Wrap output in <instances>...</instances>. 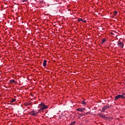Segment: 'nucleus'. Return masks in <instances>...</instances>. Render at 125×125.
Listing matches in <instances>:
<instances>
[{"mask_svg":"<svg viewBox=\"0 0 125 125\" xmlns=\"http://www.w3.org/2000/svg\"><path fill=\"white\" fill-rule=\"evenodd\" d=\"M21 1L24 2V1L27 2L28 1V0H21Z\"/></svg>","mask_w":125,"mask_h":125,"instance_id":"18","label":"nucleus"},{"mask_svg":"<svg viewBox=\"0 0 125 125\" xmlns=\"http://www.w3.org/2000/svg\"><path fill=\"white\" fill-rule=\"evenodd\" d=\"M110 34H111V35H114V33H113L112 32H111Z\"/></svg>","mask_w":125,"mask_h":125,"instance_id":"20","label":"nucleus"},{"mask_svg":"<svg viewBox=\"0 0 125 125\" xmlns=\"http://www.w3.org/2000/svg\"><path fill=\"white\" fill-rule=\"evenodd\" d=\"M106 42V39H102V42H101L102 44H103V43H104V42Z\"/></svg>","mask_w":125,"mask_h":125,"instance_id":"10","label":"nucleus"},{"mask_svg":"<svg viewBox=\"0 0 125 125\" xmlns=\"http://www.w3.org/2000/svg\"><path fill=\"white\" fill-rule=\"evenodd\" d=\"M29 114H30L31 116H34V117H36L35 111V110L31 111L30 112H29Z\"/></svg>","mask_w":125,"mask_h":125,"instance_id":"5","label":"nucleus"},{"mask_svg":"<svg viewBox=\"0 0 125 125\" xmlns=\"http://www.w3.org/2000/svg\"><path fill=\"white\" fill-rule=\"evenodd\" d=\"M77 111H79V112H83V111L85 110V108H77L76 109Z\"/></svg>","mask_w":125,"mask_h":125,"instance_id":"4","label":"nucleus"},{"mask_svg":"<svg viewBox=\"0 0 125 125\" xmlns=\"http://www.w3.org/2000/svg\"><path fill=\"white\" fill-rule=\"evenodd\" d=\"M29 105H31V103H27L25 104V106H26V107L27 106H29Z\"/></svg>","mask_w":125,"mask_h":125,"instance_id":"14","label":"nucleus"},{"mask_svg":"<svg viewBox=\"0 0 125 125\" xmlns=\"http://www.w3.org/2000/svg\"><path fill=\"white\" fill-rule=\"evenodd\" d=\"M82 104H83V105H86V102H85L83 101H82Z\"/></svg>","mask_w":125,"mask_h":125,"instance_id":"12","label":"nucleus"},{"mask_svg":"<svg viewBox=\"0 0 125 125\" xmlns=\"http://www.w3.org/2000/svg\"><path fill=\"white\" fill-rule=\"evenodd\" d=\"M40 106H41L40 111H43V110H45V109H47V105H46L43 103H41L40 104Z\"/></svg>","mask_w":125,"mask_h":125,"instance_id":"1","label":"nucleus"},{"mask_svg":"<svg viewBox=\"0 0 125 125\" xmlns=\"http://www.w3.org/2000/svg\"><path fill=\"white\" fill-rule=\"evenodd\" d=\"M47 62V61H46V60H44L43 61V62L42 63L43 67H46V62Z\"/></svg>","mask_w":125,"mask_h":125,"instance_id":"8","label":"nucleus"},{"mask_svg":"<svg viewBox=\"0 0 125 125\" xmlns=\"http://www.w3.org/2000/svg\"><path fill=\"white\" fill-rule=\"evenodd\" d=\"M122 95H125V93H123Z\"/></svg>","mask_w":125,"mask_h":125,"instance_id":"21","label":"nucleus"},{"mask_svg":"<svg viewBox=\"0 0 125 125\" xmlns=\"http://www.w3.org/2000/svg\"><path fill=\"white\" fill-rule=\"evenodd\" d=\"M10 83H16V82H15V80H12L9 81Z\"/></svg>","mask_w":125,"mask_h":125,"instance_id":"9","label":"nucleus"},{"mask_svg":"<svg viewBox=\"0 0 125 125\" xmlns=\"http://www.w3.org/2000/svg\"><path fill=\"white\" fill-rule=\"evenodd\" d=\"M83 21V23H86V21Z\"/></svg>","mask_w":125,"mask_h":125,"instance_id":"19","label":"nucleus"},{"mask_svg":"<svg viewBox=\"0 0 125 125\" xmlns=\"http://www.w3.org/2000/svg\"><path fill=\"white\" fill-rule=\"evenodd\" d=\"M75 124H76V121H72L70 123V125H74Z\"/></svg>","mask_w":125,"mask_h":125,"instance_id":"13","label":"nucleus"},{"mask_svg":"<svg viewBox=\"0 0 125 125\" xmlns=\"http://www.w3.org/2000/svg\"><path fill=\"white\" fill-rule=\"evenodd\" d=\"M117 14H118V12H117V11H114V16H116V15H117Z\"/></svg>","mask_w":125,"mask_h":125,"instance_id":"16","label":"nucleus"},{"mask_svg":"<svg viewBox=\"0 0 125 125\" xmlns=\"http://www.w3.org/2000/svg\"><path fill=\"white\" fill-rule=\"evenodd\" d=\"M28 109H30V107H28Z\"/></svg>","mask_w":125,"mask_h":125,"instance_id":"24","label":"nucleus"},{"mask_svg":"<svg viewBox=\"0 0 125 125\" xmlns=\"http://www.w3.org/2000/svg\"><path fill=\"white\" fill-rule=\"evenodd\" d=\"M98 116H99V117H101V118H103V119H105L106 118V116H105V115L102 114V113H99Z\"/></svg>","mask_w":125,"mask_h":125,"instance_id":"7","label":"nucleus"},{"mask_svg":"<svg viewBox=\"0 0 125 125\" xmlns=\"http://www.w3.org/2000/svg\"><path fill=\"white\" fill-rule=\"evenodd\" d=\"M31 96H34V95L33 94H31Z\"/></svg>","mask_w":125,"mask_h":125,"instance_id":"22","label":"nucleus"},{"mask_svg":"<svg viewBox=\"0 0 125 125\" xmlns=\"http://www.w3.org/2000/svg\"><path fill=\"white\" fill-rule=\"evenodd\" d=\"M109 108H110V106L109 105H106L102 108L101 112H104Z\"/></svg>","mask_w":125,"mask_h":125,"instance_id":"3","label":"nucleus"},{"mask_svg":"<svg viewBox=\"0 0 125 125\" xmlns=\"http://www.w3.org/2000/svg\"><path fill=\"white\" fill-rule=\"evenodd\" d=\"M120 98L125 99V96L123 95H118L117 96H115V100H118V99H120Z\"/></svg>","mask_w":125,"mask_h":125,"instance_id":"2","label":"nucleus"},{"mask_svg":"<svg viewBox=\"0 0 125 125\" xmlns=\"http://www.w3.org/2000/svg\"><path fill=\"white\" fill-rule=\"evenodd\" d=\"M39 113H40V112H36L35 111V117L37 116V115H39Z\"/></svg>","mask_w":125,"mask_h":125,"instance_id":"17","label":"nucleus"},{"mask_svg":"<svg viewBox=\"0 0 125 125\" xmlns=\"http://www.w3.org/2000/svg\"><path fill=\"white\" fill-rule=\"evenodd\" d=\"M118 44L120 45V46H121V47H122V48H124V42H120L118 43Z\"/></svg>","mask_w":125,"mask_h":125,"instance_id":"6","label":"nucleus"},{"mask_svg":"<svg viewBox=\"0 0 125 125\" xmlns=\"http://www.w3.org/2000/svg\"><path fill=\"white\" fill-rule=\"evenodd\" d=\"M16 101V99H11L10 101L11 103H13V102H15Z\"/></svg>","mask_w":125,"mask_h":125,"instance_id":"11","label":"nucleus"},{"mask_svg":"<svg viewBox=\"0 0 125 125\" xmlns=\"http://www.w3.org/2000/svg\"><path fill=\"white\" fill-rule=\"evenodd\" d=\"M77 21H78V22H81V21H83V20L82 19H79Z\"/></svg>","mask_w":125,"mask_h":125,"instance_id":"15","label":"nucleus"},{"mask_svg":"<svg viewBox=\"0 0 125 125\" xmlns=\"http://www.w3.org/2000/svg\"><path fill=\"white\" fill-rule=\"evenodd\" d=\"M83 116H85V114H83Z\"/></svg>","mask_w":125,"mask_h":125,"instance_id":"23","label":"nucleus"}]
</instances>
